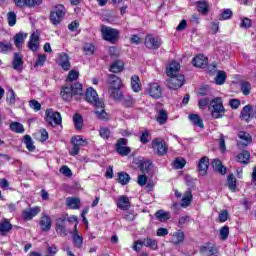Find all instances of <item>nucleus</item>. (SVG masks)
<instances>
[{"label":"nucleus","instance_id":"f257e3e1","mask_svg":"<svg viewBox=\"0 0 256 256\" xmlns=\"http://www.w3.org/2000/svg\"><path fill=\"white\" fill-rule=\"evenodd\" d=\"M79 79V73L71 70L68 74L66 84L60 91V96L64 101H71L75 95H83V85L81 83L73 82Z\"/></svg>","mask_w":256,"mask_h":256},{"label":"nucleus","instance_id":"f03ea898","mask_svg":"<svg viewBox=\"0 0 256 256\" xmlns=\"http://www.w3.org/2000/svg\"><path fill=\"white\" fill-rule=\"evenodd\" d=\"M208 109L209 111H211L213 119H222L223 115H225V107L223 106V100L219 97L214 98L210 101Z\"/></svg>","mask_w":256,"mask_h":256},{"label":"nucleus","instance_id":"7ed1b4c3","mask_svg":"<svg viewBox=\"0 0 256 256\" xmlns=\"http://www.w3.org/2000/svg\"><path fill=\"white\" fill-rule=\"evenodd\" d=\"M101 34L104 41L115 44L119 41V30L103 25L101 27Z\"/></svg>","mask_w":256,"mask_h":256},{"label":"nucleus","instance_id":"20e7f679","mask_svg":"<svg viewBox=\"0 0 256 256\" xmlns=\"http://www.w3.org/2000/svg\"><path fill=\"white\" fill-rule=\"evenodd\" d=\"M65 13V6L57 5L56 7H54L50 12V21L52 25H59V23L63 21Z\"/></svg>","mask_w":256,"mask_h":256},{"label":"nucleus","instance_id":"39448f33","mask_svg":"<svg viewBox=\"0 0 256 256\" xmlns=\"http://www.w3.org/2000/svg\"><path fill=\"white\" fill-rule=\"evenodd\" d=\"M151 147L156 155H159L160 157H163V155H167V143H165V140L161 138H156L152 141Z\"/></svg>","mask_w":256,"mask_h":256},{"label":"nucleus","instance_id":"423d86ee","mask_svg":"<svg viewBox=\"0 0 256 256\" xmlns=\"http://www.w3.org/2000/svg\"><path fill=\"white\" fill-rule=\"evenodd\" d=\"M85 100L87 101V103H90V105H93L94 107H101L103 105V101L99 99L97 91L92 87L87 89L85 94Z\"/></svg>","mask_w":256,"mask_h":256},{"label":"nucleus","instance_id":"0eeeda50","mask_svg":"<svg viewBox=\"0 0 256 256\" xmlns=\"http://www.w3.org/2000/svg\"><path fill=\"white\" fill-rule=\"evenodd\" d=\"M182 85H185V76H183V74L169 76V79L167 80L168 89H173L174 91H177V89H181Z\"/></svg>","mask_w":256,"mask_h":256},{"label":"nucleus","instance_id":"6e6552de","mask_svg":"<svg viewBox=\"0 0 256 256\" xmlns=\"http://www.w3.org/2000/svg\"><path fill=\"white\" fill-rule=\"evenodd\" d=\"M144 45L147 49L157 51V49H159V47L162 45L161 38L155 37L152 34H148L145 37Z\"/></svg>","mask_w":256,"mask_h":256},{"label":"nucleus","instance_id":"1a4fd4ad","mask_svg":"<svg viewBox=\"0 0 256 256\" xmlns=\"http://www.w3.org/2000/svg\"><path fill=\"white\" fill-rule=\"evenodd\" d=\"M45 115L47 123H49V125H52V127H56V125H61L62 118L59 112L53 111V109H48L46 110Z\"/></svg>","mask_w":256,"mask_h":256},{"label":"nucleus","instance_id":"9d476101","mask_svg":"<svg viewBox=\"0 0 256 256\" xmlns=\"http://www.w3.org/2000/svg\"><path fill=\"white\" fill-rule=\"evenodd\" d=\"M146 93L153 99H161L163 96V88L158 83H150L146 88Z\"/></svg>","mask_w":256,"mask_h":256},{"label":"nucleus","instance_id":"9b49d317","mask_svg":"<svg viewBox=\"0 0 256 256\" xmlns=\"http://www.w3.org/2000/svg\"><path fill=\"white\" fill-rule=\"evenodd\" d=\"M115 149H116L117 153L119 155H121L122 157H127V155H129V153H131V148H129L127 146V139H125V138L118 139V141L115 145Z\"/></svg>","mask_w":256,"mask_h":256},{"label":"nucleus","instance_id":"f8f14e48","mask_svg":"<svg viewBox=\"0 0 256 256\" xmlns=\"http://www.w3.org/2000/svg\"><path fill=\"white\" fill-rule=\"evenodd\" d=\"M67 218L65 217H61L56 219V233H58V235H61L63 237H67L69 231L67 230Z\"/></svg>","mask_w":256,"mask_h":256},{"label":"nucleus","instance_id":"ddd939ff","mask_svg":"<svg viewBox=\"0 0 256 256\" xmlns=\"http://www.w3.org/2000/svg\"><path fill=\"white\" fill-rule=\"evenodd\" d=\"M41 213V207L36 206L33 208H28L22 211V217L24 221H31L33 217H37Z\"/></svg>","mask_w":256,"mask_h":256},{"label":"nucleus","instance_id":"4468645a","mask_svg":"<svg viewBox=\"0 0 256 256\" xmlns=\"http://www.w3.org/2000/svg\"><path fill=\"white\" fill-rule=\"evenodd\" d=\"M209 157L204 156L198 162V172L202 177L207 175V171L209 170Z\"/></svg>","mask_w":256,"mask_h":256},{"label":"nucleus","instance_id":"2eb2a0df","mask_svg":"<svg viewBox=\"0 0 256 256\" xmlns=\"http://www.w3.org/2000/svg\"><path fill=\"white\" fill-rule=\"evenodd\" d=\"M94 114L100 121H109V114L105 111V104L102 102L101 106H94Z\"/></svg>","mask_w":256,"mask_h":256},{"label":"nucleus","instance_id":"dca6fc26","mask_svg":"<svg viewBox=\"0 0 256 256\" xmlns=\"http://www.w3.org/2000/svg\"><path fill=\"white\" fill-rule=\"evenodd\" d=\"M207 56L203 54H198L195 56L192 60V64L194 67H198L199 69H204V67H207Z\"/></svg>","mask_w":256,"mask_h":256},{"label":"nucleus","instance_id":"f3484780","mask_svg":"<svg viewBox=\"0 0 256 256\" xmlns=\"http://www.w3.org/2000/svg\"><path fill=\"white\" fill-rule=\"evenodd\" d=\"M116 205L118 209H121L122 211H127V209L131 207V202L129 201V197L121 195L118 197Z\"/></svg>","mask_w":256,"mask_h":256},{"label":"nucleus","instance_id":"a211bd4d","mask_svg":"<svg viewBox=\"0 0 256 256\" xmlns=\"http://www.w3.org/2000/svg\"><path fill=\"white\" fill-rule=\"evenodd\" d=\"M181 69V65L179 62L172 61L166 70V75L168 77H174L175 75H179V70Z\"/></svg>","mask_w":256,"mask_h":256},{"label":"nucleus","instance_id":"6ab92c4d","mask_svg":"<svg viewBox=\"0 0 256 256\" xmlns=\"http://www.w3.org/2000/svg\"><path fill=\"white\" fill-rule=\"evenodd\" d=\"M39 225H40L41 231H45V232L51 231V225H52L51 217H49L46 214H43L40 219Z\"/></svg>","mask_w":256,"mask_h":256},{"label":"nucleus","instance_id":"aec40b11","mask_svg":"<svg viewBox=\"0 0 256 256\" xmlns=\"http://www.w3.org/2000/svg\"><path fill=\"white\" fill-rule=\"evenodd\" d=\"M109 89H121L122 81L121 78L115 74H110L108 78Z\"/></svg>","mask_w":256,"mask_h":256},{"label":"nucleus","instance_id":"412c9836","mask_svg":"<svg viewBox=\"0 0 256 256\" xmlns=\"http://www.w3.org/2000/svg\"><path fill=\"white\" fill-rule=\"evenodd\" d=\"M185 241V232L178 230L172 234L171 243L173 245H181Z\"/></svg>","mask_w":256,"mask_h":256},{"label":"nucleus","instance_id":"4be33fe9","mask_svg":"<svg viewBox=\"0 0 256 256\" xmlns=\"http://www.w3.org/2000/svg\"><path fill=\"white\" fill-rule=\"evenodd\" d=\"M251 113H253V107L251 105L244 106L240 114V119L249 123L252 117Z\"/></svg>","mask_w":256,"mask_h":256},{"label":"nucleus","instance_id":"5701e85b","mask_svg":"<svg viewBox=\"0 0 256 256\" xmlns=\"http://www.w3.org/2000/svg\"><path fill=\"white\" fill-rule=\"evenodd\" d=\"M28 47L30 51H37L39 49V34L35 32L31 34Z\"/></svg>","mask_w":256,"mask_h":256},{"label":"nucleus","instance_id":"b1692460","mask_svg":"<svg viewBox=\"0 0 256 256\" xmlns=\"http://www.w3.org/2000/svg\"><path fill=\"white\" fill-rule=\"evenodd\" d=\"M27 33L25 32H19L15 34L14 36V45L18 48L21 49L23 47V43H25V39H27Z\"/></svg>","mask_w":256,"mask_h":256},{"label":"nucleus","instance_id":"393cba45","mask_svg":"<svg viewBox=\"0 0 256 256\" xmlns=\"http://www.w3.org/2000/svg\"><path fill=\"white\" fill-rule=\"evenodd\" d=\"M12 65L15 71H21L23 69V56L19 53H14Z\"/></svg>","mask_w":256,"mask_h":256},{"label":"nucleus","instance_id":"a878e982","mask_svg":"<svg viewBox=\"0 0 256 256\" xmlns=\"http://www.w3.org/2000/svg\"><path fill=\"white\" fill-rule=\"evenodd\" d=\"M212 167L215 169V171L220 173V175H225L227 173V168L223 166V163H221V160L219 159H214L212 161Z\"/></svg>","mask_w":256,"mask_h":256},{"label":"nucleus","instance_id":"bb28decb","mask_svg":"<svg viewBox=\"0 0 256 256\" xmlns=\"http://www.w3.org/2000/svg\"><path fill=\"white\" fill-rule=\"evenodd\" d=\"M66 205L70 209H79L81 200L77 197H68L66 198Z\"/></svg>","mask_w":256,"mask_h":256},{"label":"nucleus","instance_id":"cd10ccee","mask_svg":"<svg viewBox=\"0 0 256 256\" xmlns=\"http://www.w3.org/2000/svg\"><path fill=\"white\" fill-rule=\"evenodd\" d=\"M59 65L64 71H69L71 69V63L69 62V56L67 54L60 55Z\"/></svg>","mask_w":256,"mask_h":256},{"label":"nucleus","instance_id":"c85d7f7f","mask_svg":"<svg viewBox=\"0 0 256 256\" xmlns=\"http://www.w3.org/2000/svg\"><path fill=\"white\" fill-rule=\"evenodd\" d=\"M200 251H201V254L205 256H213V255H216L217 253V249L211 246V244H206L205 246H202Z\"/></svg>","mask_w":256,"mask_h":256},{"label":"nucleus","instance_id":"c756f323","mask_svg":"<svg viewBox=\"0 0 256 256\" xmlns=\"http://www.w3.org/2000/svg\"><path fill=\"white\" fill-rule=\"evenodd\" d=\"M10 229H13V225L7 219H4L0 223V233H1V235H7V233H9Z\"/></svg>","mask_w":256,"mask_h":256},{"label":"nucleus","instance_id":"7c9ffc66","mask_svg":"<svg viewBox=\"0 0 256 256\" xmlns=\"http://www.w3.org/2000/svg\"><path fill=\"white\" fill-rule=\"evenodd\" d=\"M189 120L196 127H200V129H203V127H205V125L203 124V119H201V117L198 114H190Z\"/></svg>","mask_w":256,"mask_h":256},{"label":"nucleus","instance_id":"2f4dec72","mask_svg":"<svg viewBox=\"0 0 256 256\" xmlns=\"http://www.w3.org/2000/svg\"><path fill=\"white\" fill-rule=\"evenodd\" d=\"M131 87L135 93L141 91V80L139 79V76L134 75L131 77Z\"/></svg>","mask_w":256,"mask_h":256},{"label":"nucleus","instance_id":"473e14b6","mask_svg":"<svg viewBox=\"0 0 256 256\" xmlns=\"http://www.w3.org/2000/svg\"><path fill=\"white\" fill-rule=\"evenodd\" d=\"M156 219H159L162 223L165 221H169L171 219V213L165 211V210H158L155 213Z\"/></svg>","mask_w":256,"mask_h":256},{"label":"nucleus","instance_id":"72a5a7b5","mask_svg":"<svg viewBox=\"0 0 256 256\" xmlns=\"http://www.w3.org/2000/svg\"><path fill=\"white\" fill-rule=\"evenodd\" d=\"M108 93L115 101H121V99H123V92H121L119 88L108 89Z\"/></svg>","mask_w":256,"mask_h":256},{"label":"nucleus","instance_id":"f704fd0d","mask_svg":"<svg viewBox=\"0 0 256 256\" xmlns=\"http://www.w3.org/2000/svg\"><path fill=\"white\" fill-rule=\"evenodd\" d=\"M249 159H251V154L248 151H242L237 156L238 163H243L244 165H247L249 163Z\"/></svg>","mask_w":256,"mask_h":256},{"label":"nucleus","instance_id":"c9c22d12","mask_svg":"<svg viewBox=\"0 0 256 256\" xmlns=\"http://www.w3.org/2000/svg\"><path fill=\"white\" fill-rule=\"evenodd\" d=\"M197 9L201 15H207L209 13V4L205 1L196 2Z\"/></svg>","mask_w":256,"mask_h":256},{"label":"nucleus","instance_id":"e433bc0d","mask_svg":"<svg viewBox=\"0 0 256 256\" xmlns=\"http://www.w3.org/2000/svg\"><path fill=\"white\" fill-rule=\"evenodd\" d=\"M238 137H239V139H241V141H244L242 143V145H244V147H247L249 145V143H251V141H252L250 134L245 131H240L238 133Z\"/></svg>","mask_w":256,"mask_h":256},{"label":"nucleus","instance_id":"4c0bfd02","mask_svg":"<svg viewBox=\"0 0 256 256\" xmlns=\"http://www.w3.org/2000/svg\"><path fill=\"white\" fill-rule=\"evenodd\" d=\"M110 71L112 73H121L123 71V61L116 60L112 65L110 66Z\"/></svg>","mask_w":256,"mask_h":256},{"label":"nucleus","instance_id":"58836bf2","mask_svg":"<svg viewBox=\"0 0 256 256\" xmlns=\"http://www.w3.org/2000/svg\"><path fill=\"white\" fill-rule=\"evenodd\" d=\"M167 119H168L167 111L165 110L158 111V116L156 117V121H158L160 125H165L167 123Z\"/></svg>","mask_w":256,"mask_h":256},{"label":"nucleus","instance_id":"ea45409f","mask_svg":"<svg viewBox=\"0 0 256 256\" xmlns=\"http://www.w3.org/2000/svg\"><path fill=\"white\" fill-rule=\"evenodd\" d=\"M131 181V176L127 174L126 172H120L118 173V183L121 185H127Z\"/></svg>","mask_w":256,"mask_h":256},{"label":"nucleus","instance_id":"a19ab883","mask_svg":"<svg viewBox=\"0 0 256 256\" xmlns=\"http://www.w3.org/2000/svg\"><path fill=\"white\" fill-rule=\"evenodd\" d=\"M192 199H193V195L191 194V191H187L184 194V197L182 198L181 206L182 207H189L191 205Z\"/></svg>","mask_w":256,"mask_h":256},{"label":"nucleus","instance_id":"79ce46f5","mask_svg":"<svg viewBox=\"0 0 256 256\" xmlns=\"http://www.w3.org/2000/svg\"><path fill=\"white\" fill-rule=\"evenodd\" d=\"M145 247H148V249H151L152 251H157V249H159V244L155 239L146 238Z\"/></svg>","mask_w":256,"mask_h":256},{"label":"nucleus","instance_id":"37998d69","mask_svg":"<svg viewBox=\"0 0 256 256\" xmlns=\"http://www.w3.org/2000/svg\"><path fill=\"white\" fill-rule=\"evenodd\" d=\"M10 129H11V131H14V133H24L25 132V128H23V124H21L19 122H12L10 124Z\"/></svg>","mask_w":256,"mask_h":256},{"label":"nucleus","instance_id":"c03bdc74","mask_svg":"<svg viewBox=\"0 0 256 256\" xmlns=\"http://www.w3.org/2000/svg\"><path fill=\"white\" fill-rule=\"evenodd\" d=\"M225 81H227V74L223 71H219L215 78L216 85H223Z\"/></svg>","mask_w":256,"mask_h":256},{"label":"nucleus","instance_id":"a18cd8bd","mask_svg":"<svg viewBox=\"0 0 256 256\" xmlns=\"http://www.w3.org/2000/svg\"><path fill=\"white\" fill-rule=\"evenodd\" d=\"M75 129L80 130L83 129V117L79 114H75L73 116Z\"/></svg>","mask_w":256,"mask_h":256},{"label":"nucleus","instance_id":"49530a36","mask_svg":"<svg viewBox=\"0 0 256 256\" xmlns=\"http://www.w3.org/2000/svg\"><path fill=\"white\" fill-rule=\"evenodd\" d=\"M72 145H77L78 147H82L83 145H87V140L83 139V136H74L72 137Z\"/></svg>","mask_w":256,"mask_h":256},{"label":"nucleus","instance_id":"de8ad7c7","mask_svg":"<svg viewBox=\"0 0 256 256\" xmlns=\"http://www.w3.org/2000/svg\"><path fill=\"white\" fill-rule=\"evenodd\" d=\"M72 241L74 247H76L77 249H81L83 247V235L79 234L76 236H72Z\"/></svg>","mask_w":256,"mask_h":256},{"label":"nucleus","instance_id":"09e8293b","mask_svg":"<svg viewBox=\"0 0 256 256\" xmlns=\"http://www.w3.org/2000/svg\"><path fill=\"white\" fill-rule=\"evenodd\" d=\"M228 187L230 191H235V189H237V179L233 174L228 175Z\"/></svg>","mask_w":256,"mask_h":256},{"label":"nucleus","instance_id":"8fccbe9b","mask_svg":"<svg viewBox=\"0 0 256 256\" xmlns=\"http://www.w3.org/2000/svg\"><path fill=\"white\" fill-rule=\"evenodd\" d=\"M151 167H153V164L149 160H146L141 163L140 170L142 171L143 175H145L151 171Z\"/></svg>","mask_w":256,"mask_h":256},{"label":"nucleus","instance_id":"3c124183","mask_svg":"<svg viewBox=\"0 0 256 256\" xmlns=\"http://www.w3.org/2000/svg\"><path fill=\"white\" fill-rule=\"evenodd\" d=\"M7 20L9 27H15V24L17 23V14H15V12H8Z\"/></svg>","mask_w":256,"mask_h":256},{"label":"nucleus","instance_id":"603ef678","mask_svg":"<svg viewBox=\"0 0 256 256\" xmlns=\"http://www.w3.org/2000/svg\"><path fill=\"white\" fill-rule=\"evenodd\" d=\"M187 164V161L184 158H176L173 162L174 169H183L185 165Z\"/></svg>","mask_w":256,"mask_h":256},{"label":"nucleus","instance_id":"864d4df0","mask_svg":"<svg viewBox=\"0 0 256 256\" xmlns=\"http://www.w3.org/2000/svg\"><path fill=\"white\" fill-rule=\"evenodd\" d=\"M24 143H25L26 149H28V151H33L35 149V145H33V139H31V136L25 135Z\"/></svg>","mask_w":256,"mask_h":256},{"label":"nucleus","instance_id":"5fc2aeb1","mask_svg":"<svg viewBox=\"0 0 256 256\" xmlns=\"http://www.w3.org/2000/svg\"><path fill=\"white\" fill-rule=\"evenodd\" d=\"M13 46L9 42H0V53H9Z\"/></svg>","mask_w":256,"mask_h":256},{"label":"nucleus","instance_id":"6e6d98bb","mask_svg":"<svg viewBox=\"0 0 256 256\" xmlns=\"http://www.w3.org/2000/svg\"><path fill=\"white\" fill-rule=\"evenodd\" d=\"M146 242H147V238H144L142 240H136L133 246L134 251H141V248L145 247Z\"/></svg>","mask_w":256,"mask_h":256},{"label":"nucleus","instance_id":"4d7b16f0","mask_svg":"<svg viewBox=\"0 0 256 256\" xmlns=\"http://www.w3.org/2000/svg\"><path fill=\"white\" fill-rule=\"evenodd\" d=\"M122 104L124 107H133V105H135V99H133L131 96H125L123 98Z\"/></svg>","mask_w":256,"mask_h":256},{"label":"nucleus","instance_id":"13d9d810","mask_svg":"<svg viewBox=\"0 0 256 256\" xmlns=\"http://www.w3.org/2000/svg\"><path fill=\"white\" fill-rule=\"evenodd\" d=\"M99 133L102 139H109L111 137V131L107 127H101Z\"/></svg>","mask_w":256,"mask_h":256},{"label":"nucleus","instance_id":"bf43d9fd","mask_svg":"<svg viewBox=\"0 0 256 256\" xmlns=\"http://www.w3.org/2000/svg\"><path fill=\"white\" fill-rule=\"evenodd\" d=\"M227 237H229V226H223L220 229V239H222V241H225Z\"/></svg>","mask_w":256,"mask_h":256},{"label":"nucleus","instance_id":"052dcab7","mask_svg":"<svg viewBox=\"0 0 256 256\" xmlns=\"http://www.w3.org/2000/svg\"><path fill=\"white\" fill-rule=\"evenodd\" d=\"M241 91L244 95H249L251 93V84L249 82H243L241 84Z\"/></svg>","mask_w":256,"mask_h":256},{"label":"nucleus","instance_id":"680f3d73","mask_svg":"<svg viewBox=\"0 0 256 256\" xmlns=\"http://www.w3.org/2000/svg\"><path fill=\"white\" fill-rule=\"evenodd\" d=\"M60 173L64 175L65 177H73V172L71 171V168L68 166H62L60 168Z\"/></svg>","mask_w":256,"mask_h":256},{"label":"nucleus","instance_id":"e2e57ef3","mask_svg":"<svg viewBox=\"0 0 256 256\" xmlns=\"http://www.w3.org/2000/svg\"><path fill=\"white\" fill-rule=\"evenodd\" d=\"M8 105H15V91L10 90L7 97Z\"/></svg>","mask_w":256,"mask_h":256},{"label":"nucleus","instance_id":"0e129e2a","mask_svg":"<svg viewBox=\"0 0 256 256\" xmlns=\"http://www.w3.org/2000/svg\"><path fill=\"white\" fill-rule=\"evenodd\" d=\"M221 17L224 21H227V19H231V17H233V11H231V9H225L222 12Z\"/></svg>","mask_w":256,"mask_h":256},{"label":"nucleus","instance_id":"69168bd1","mask_svg":"<svg viewBox=\"0 0 256 256\" xmlns=\"http://www.w3.org/2000/svg\"><path fill=\"white\" fill-rule=\"evenodd\" d=\"M84 52L87 55H93V53L95 52V46H93V44L84 45Z\"/></svg>","mask_w":256,"mask_h":256},{"label":"nucleus","instance_id":"338daca9","mask_svg":"<svg viewBox=\"0 0 256 256\" xmlns=\"http://www.w3.org/2000/svg\"><path fill=\"white\" fill-rule=\"evenodd\" d=\"M57 251H59V249L55 245H51L47 247L48 256L57 255Z\"/></svg>","mask_w":256,"mask_h":256},{"label":"nucleus","instance_id":"774afa93","mask_svg":"<svg viewBox=\"0 0 256 256\" xmlns=\"http://www.w3.org/2000/svg\"><path fill=\"white\" fill-rule=\"evenodd\" d=\"M189 221L190 217L188 215L180 217L178 220V227H183V225L189 223Z\"/></svg>","mask_w":256,"mask_h":256}]
</instances>
